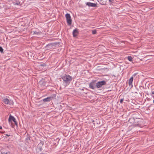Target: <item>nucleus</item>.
I'll return each instance as SVG.
<instances>
[{"label": "nucleus", "instance_id": "1", "mask_svg": "<svg viewBox=\"0 0 154 154\" xmlns=\"http://www.w3.org/2000/svg\"><path fill=\"white\" fill-rule=\"evenodd\" d=\"M61 78L66 86L68 85L72 79V77L71 76L66 74L63 75Z\"/></svg>", "mask_w": 154, "mask_h": 154}, {"label": "nucleus", "instance_id": "2", "mask_svg": "<svg viewBox=\"0 0 154 154\" xmlns=\"http://www.w3.org/2000/svg\"><path fill=\"white\" fill-rule=\"evenodd\" d=\"M65 17L67 24L69 25H70L72 24V20L70 14L68 13L66 14L65 15Z\"/></svg>", "mask_w": 154, "mask_h": 154}, {"label": "nucleus", "instance_id": "3", "mask_svg": "<svg viewBox=\"0 0 154 154\" xmlns=\"http://www.w3.org/2000/svg\"><path fill=\"white\" fill-rule=\"evenodd\" d=\"M106 82L105 81H99L96 83V86L97 88L101 87L103 85H106Z\"/></svg>", "mask_w": 154, "mask_h": 154}, {"label": "nucleus", "instance_id": "4", "mask_svg": "<svg viewBox=\"0 0 154 154\" xmlns=\"http://www.w3.org/2000/svg\"><path fill=\"white\" fill-rule=\"evenodd\" d=\"M13 121L16 125H17L16 119L11 115H10L8 119V121L9 123H11L12 121Z\"/></svg>", "mask_w": 154, "mask_h": 154}, {"label": "nucleus", "instance_id": "5", "mask_svg": "<svg viewBox=\"0 0 154 154\" xmlns=\"http://www.w3.org/2000/svg\"><path fill=\"white\" fill-rule=\"evenodd\" d=\"M86 5L89 7H97V4L91 3L89 2H87L86 3Z\"/></svg>", "mask_w": 154, "mask_h": 154}, {"label": "nucleus", "instance_id": "6", "mask_svg": "<svg viewBox=\"0 0 154 154\" xmlns=\"http://www.w3.org/2000/svg\"><path fill=\"white\" fill-rule=\"evenodd\" d=\"M79 33V31L77 29H74L72 32V35L73 37H75L77 36Z\"/></svg>", "mask_w": 154, "mask_h": 154}, {"label": "nucleus", "instance_id": "7", "mask_svg": "<svg viewBox=\"0 0 154 154\" xmlns=\"http://www.w3.org/2000/svg\"><path fill=\"white\" fill-rule=\"evenodd\" d=\"M2 101L5 104H10L9 100L7 98H3Z\"/></svg>", "mask_w": 154, "mask_h": 154}, {"label": "nucleus", "instance_id": "8", "mask_svg": "<svg viewBox=\"0 0 154 154\" xmlns=\"http://www.w3.org/2000/svg\"><path fill=\"white\" fill-rule=\"evenodd\" d=\"M133 78L132 77H131L128 81V84L129 86H131V88L133 87L132 82H133Z\"/></svg>", "mask_w": 154, "mask_h": 154}, {"label": "nucleus", "instance_id": "9", "mask_svg": "<svg viewBox=\"0 0 154 154\" xmlns=\"http://www.w3.org/2000/svg\"><path fill=\"white\" fill-rule=\"evenodd\" d=\"M32 33L33 35H40L41 33V32H39V31H32Z\"/></svg>", "mask_w": 154, "mask_h": 154}, {"label": "nucleus", "instance_id": "10", "mask_svg": "<svg viewBox=\"0 0 154 154\" xmlns=\"http://www.w3.org/2000/svg\"><path fill=\"white\" fill-rule=\"evenodd\" d=\"M89 86L90 88L91 89H94L95 88L94 82H91L90 83Z\"/></svg>", "mask_w": 154, "mask_h": 154}, {"label": "nucleus", "instance_id": "11", "mask_svg": "<svg viewBox=\"0 0 154 154\" xmlns=\"http://www.w3.org/2000/svg\"><path fill=\"white\" fill-rule=\"evenodd\" d=\"M51 97H48L46 98H44L43 99V100L44 102H47L50 101L51 100Z\"/></svg>", "mask_w": 154, "mask_h": 154}, {"label": "nucleus", "instance_id": "12", "mask_svg": "<svg viewBox=\"0 0 154 154\" xmlns=\"http://www.w3.org/2000/svg\"><path fill=\"white\" fill-rule=\"evenodd\" d=\"M127 59L130 61H132L133 60V58L131 56H128L127 57Z\"/></svg>", "mask_w": 154, "mask_h": 154}, {"label": "nucleus", "instance_id": "13", "mask_svg": "<svg viewBox=\"0 0 154 154\" xmlns=\"http://www.w3.org/2000/svg\"><path fill=\"white\" fill-rule=\"evenodd\" d=\"M97 32V31L96 30H93L92 31V33L93 34H95Z\"/></svg>", "mask_w": 154, "mask_h": 154}, {"label": "nucleus", "instance_id": "14", "mask_svg": "<svg viewBox=\"0 0 154 154\" xmlns=\"http://www.w3.org/2000/svg\"><path fill=\"white\" fill-rule=\"evenodd\" d=\"M3 49L0 46V51L2 53L3 52Z\"/></svg>", "mask_w": 154, "mask_h": 154}, {"label": "nucleus", "instance_id": "15", "mask_svg": "<svg viewBox=\"0 0 154 154\" xmlns=\"http://www.w3.org/2000/svg\"><path fill=\"white\" fill-rule=\"evenodd\" d=\"M109 1L111 3H112L113 2L114 0H109Z\"/></svg>", "mask_w": 154, "mask_h": 154}, {"label": "nucleus", "instance_id": "16", "mask_svg": "<svg viewBox=\"0 0 154 154\" xmlns=\"http://www.w3.org/2000/svg\"><path fill=\"white\" fill-rule=\"evenodd\" d=\"M20 2H17V3H16L15 4L17 5H20Z\"/></svg>", "mask_w": 154, "mask_h": 154}, {"label": "nucleus", "instance_id": "17", "mask_svg": "<svg viewBox=\"0 0 154 154\" xmlns=\"http://www.w3.org/2000/svg\"><path fill=\"white\" fill-rule=\"evenodd\" d=\"M136 126L140 127H142V126H141V125L139 124H137Z\"/></svg>", "mask_w": 154, "mask_h": 154}, {"label": "nucleus", "instance_id": "18", "mask_svg": "<svg viewBox=\"0 0 154 154\" xmlns=\"http://www.w3.org/2000/svg\"><path fill=\"white\" fill-rule=\"evenodd\" d=\"M123 99H121V100H120V103H122V102H123Z\"/></svg>", "mask_w": 154, "mask_h": 154}, {"label": "nucleus", "instance_id": "19", "mask_svg": "<svg viewBox=\"0 0 154 154\" xmlns=\"http://www.w3.org/2000/svg\"><path fill=\"white\" fill-rule=\"evenodd\" d=\"M152 94H154V91H153L151 92Z\"/></svg>", "mask_w": 154, "mask_h": 154}, {"label": "nucleus", "instance_id": "20", "mask_svg": "<svg viewBox=\"0 0 154 154\" xmlns=\"http://www.w3.org/2000/svg\"><path fill=\"white\" fill-rule=\"evenodd\" d=\"M6 136H10V135H8V134H6Z\"/></svg>", "mask_w": 154, "mask_h": 154}, {"label": "nucleus", "instance_id": "21", "mask_svg": "<svg viewBox=\"0 0 154 154\" xmlns=\"http://www.w3.org/2000/svg\"><path fill=\"white\" fill-rule=\"evenodd\" d=\"M0 129H2V126H0Z\"/></svg>", "mask_w": 154, "mask_h": 154}, {"label": "nucleus", "instance_id": "22", "mask_svg": "<svg viewBox=\"0 0 154 154\" xmlns=\"http://www.w3.org/2000/svg\"><path fill=\"white\" fill-rule=\"evenodd\" d=\"M42 144H43V142H42Z\"/></svg>", "mask_w": 154, "mask_h": 154}, {"label": "nucleus", "instance_id": "23", "mask_svg": "<svg viewBox=\"0 0 154 154\" xmlns=\"http://www.w3.org/2000/svg\"><path fill=\"white\" fill-rule=\"evenodd\" d=\"M42 144H43V142H42Z\"/></svg>", "mask_w": 154, "mask_h": 154}, {"label": "nucleus", "instance_id": "24", "mask_svg": "<svg viewBox=\"0 0 154 154\" xmlns=\"http://www.w3.org/2000/svg\"><path fill=\"white\" fill-rule=\"evenodd\" d=\"M153 103H154V100H153Z\"/></svg>", "mask_w": 154, "mask_h": 154}]
</instances>
